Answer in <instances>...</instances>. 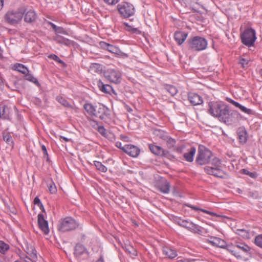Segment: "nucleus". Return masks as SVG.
<instances>
[{
  "label": "nucleus",
  "mask_w": 262,
  "mask_h": 262,
  "mask_svg": "<svg viewBox=\"0 0 262 262\" xmlns=\"http://www.w3.org/2000/svg\"><path fill=\"white\" fill-rule=\"evenodd\" d=\"M120 14L124 18H128L134 14V6L127 2H122L117 6Z\"/></svg>",
  "instance_id": "9"
},
{
  "label": "nucleus",
  "mask_w": 262,
  "mask_h": 262,
  "mask_svg": "<svg viewBox=\"0 0 262 262\" xmlns=\"http://www.w3.org/2000/svg\"><path fill=\"white\" fill-rule=\"evenodd\" d=\"M78 227V224L71 217L61 219L58 225V229L62 232L74 230Z\"/></svg>",
  "instance_id": "7"
},
{
  "label": "nucleus",
  "mask_w": 262,
  "mask_h": 262,
  "mask_svg": "<svg viewBox=\"0 0 262 262\" xmlns=\"http://www.w3.org/2000/svg\"><path fill=\"white\" fill-rule=\"evenodd\" d=\"M121 138L123 140L125 141H127V139H128V137L125 136L121 135Z\"/></svg>",
  "instance_id": "64"
},
{
  "label": "nucleus",
  "mask_w": 262,
  "mask_h": 262,
  "mask_svg": "<svg viewBox=\"0 0 262 262\" xmlns=\"http://www.w3.org/2000/svg\"><path fill=\"white\" fill-rule=\"evenodd\" d=\"M208 242L214 246L222 248H225V247L227 248L228 245H227L226 242L220 238L216 237H211L210 239H209Z\"/></svg>",
  "instance_id": "17"
},
{
  "label": "nucleus",
  "mask_w": 262,
  "mask_h": 262,
  "mask_svg": "<svg viewBox=\"0 0 262 262\" xmlns=\"http://www.w3.org/2000/svg\"><path fill=\"white\" fill-rule=\"evenodd\" d=\"M104 2L110 5H114L118 3L120 0H103Z\"/></svg>",
  "instance_id": "52"
},
{
  "label": "nucleus",
  "mask_w": 262,
  "mask_h": 262,
  "mask_svg": "<svg viewBox=\"0 0 262 262\" xmlns=\"http://www.w3.org/2000/svg\"><path fill=\"white\" fill-rule=\"evenodd\" d=\"M97 85L100 90L104 93L111 94V92L113 91L112 87L111 85L108 84H104L100 80L97 81Z\"/></svg>",
  "instance_id": "25"
},
{
  "label": "nucleus",
  "mask_w": 262,
  "mask_h": 262,
  "mask_svg": "<svg viewBox=\"0 0 262 262\" xmlns=\"http://www.w3.org/2000/svg\"><path fill=\"white\" fill-rule=\"evenodd\" d=\"M57 100L63 106L68 108H72V106L70 104L66 99L62 97H57L56 98Z\"/></svg>",
  "instance_id": "35"
},
{
  "label": "nucleus",
  "mask_w": 262,
  "mask_h": 262,
  "mask_svg": "<svg viewBox=\"0 0 262 262\" xmlns=\"http://www.w3.org/2000/svg\"><path fill=\"white\" fill-rule=\"evenodd\" d=\"M238 108H239L241 111H242L243 112L249 115L252 114L253 113L252 110L247 108L242 105H240Z\"/></svg>",
  "instance_id": "44"
},
{
  "label": "nucleus",
  "mask_w": 262,
  "mask_h": 262,
  "mask_svg": "<svg viewBox=\"0 0 262 262\" xmlns=\"http://www.w3.org/2000/svg\"><path fill=\"white\" fill-rule=\"evenodd\" d=\"M14 68L15 70L24 74V75L29 72L28 69L23 64L20 63L15 64L14 65Z\"/></svg>",
  "instance_id": "30"
},
{
  "label": "nucleus",
  "mask_w": 262,
  "mask_h": 262,
  "mask_svg": "<svg viewBox=\"0 0 262 262\" xmlns=\"http://www.w3.org/2000/svg\"><path fill=\"white\" fill-rule=\"evenodd\" d=\"M127 27V30L129 31L134 33H136L137 34H141V32L137 28H133L131 26H128L127 24H124Z\"/></svg>",
  "instance_id": "46"
},
{
  "label": "nucleus",
  "mask_w": 262,
  "mask_h": 262,
  "mask_svg": "<svg viewBox=\"0 0 262 262\" xmlns=\"http://www.w3.org/2000/svg\"><path fill=\"white\" fill-rule=\"evenodd\" d=\"M94 164L95 166L97 169L103 172H106L107 170V167L105 166L104 165H103L101 162L95 161H94Z\"/></svg>",
  "instance_id": "32"
},
{
  "label": "nucleus",
  "mask_w": 262,
  "mask_h": 262,
  "mask_svg": "<svg viewBox=\"0 0 262 262\" xmlns=\"http://www.w3.org/2000/svg\"><path fill=\"white\" fill-rule=\"evenodd\" d=\"M41 149H42V152H43V153L44 154V156L47 157V161H49V157H48V152H47V148H46V146L44 145H42L41 146Z\"/></svg>",
  "instance_id": "53"
},
{
  "label": "nucleus",
  "mask_w": 262,
  "mask_h": 262,
  "mask_svg": "<svg viewBox=\"0 0 262 262\" xmlns=\"http://www.w3.org/2000/svg\"><path fill=\"white\" fill-rule=\"evenodd\" d=\"M36 259H37V258H33V257H31L30 256L28 257V256H27V258L25 259L24 261H25V262H36Z\"/></svg>",
  "instance_id": "55"
},
{
  "label": "nucleus",
  "mask_w": 262,
  "mask_h": 262,
  "mask_svg": "<svg viewBox=\"0 0 262 262\" xmlns=\"http://www.w3.org/2000/svg\"><path fill=\"white\" fill-rule=\"evenodd\" d=\"M187 33L183 31H177L174 35V38L177 43L181 45L186 40L187 37Z\"/></svg>",
  "instance_id": "19"
},
{
  "label": "nucleus",
  "mask_w": 262,
  "mask_h": 262,
  "mask_svg": "<svg viewBox=\"0 0 262 262\" xmlns=\"http://www.w3.org/2000/svg\"><path fill=\"white\" fill-rule=\"evenodd\" d=\"M97 113L99 115V117L101 120H104L106 117H108L110 115V110L103 105L100 106Z\"/></svg>",
  "instance_id": "21"
},
{
  "label": "nucleus",
  "mask_w": 262,
  "mask_h": 262,
  "mask_svg": "<svg viewBox=\"0 0 262 262\" xmlns=\"http://www.w3.org/2000/svg\"><path fill=\"white\" fill-rule=\"evenodd\" d=\"M48 186L49 188V191L52 194H55L57 192V188L55 183L53 182L52 180L51 179L48 181Z\"/></svg>",
  "instance_id": "31"
},
{
  "label": "nucleus",
  "mask_w": 262,
  "mask_h": 262,
  "mask_svg": "<svg viewBox=\"0 0 262 262\" xmlns=\"http://www.w3.org/2000/svg\"><path fill=\"white\" fill-rule=\"evenodd\" d=\"M188 207L191 208L192 209H193V210H201V211L203 212H205V213H206L208 214H210V215H211L212 216H217L216 214L213 212H211V211H208V210H205V209H200L198 207H196L195 206H192V205H188Z\"/></svg>",
  "instance_id": "41"
},
{
  "label": "nucleus",
  "mask_w": 262,
  "mask_h": 262,
  "mask_svg": "<svg viewBox=\"0 0 262 262\" xmlns=\"http://www.w3.org/2000/svg\"><path fill=\"white\" fill-rule=\"evenodd\" d=\"M157 189L163 193H168L169 191L170 184L166 180H163L157 183Z\"/></svg>",
  "instance_id": "18"
},
{
  "label": "nucleus",
  "mask_w": 262,
  "mask_h": 262,
  "mask_svg": "<svg viewBox=\"0 0 262 262\" xmlns=\"http://www.w3.org/2000/svg\"><path fill=\"white\" fill-rule=\"evenodd\" d=\"M254 243L257 246L262 248V234L255 237Z\"/></svg>",
  "instance_id": "43"
},
{
  "label": "nucleus",
  "mask_w": 262,
  "mask_h": 262,
  "mask_svg": "<svg viewBox=\"0 0 262 262\" xmlns=\"http://www.w3.org/2000/svg\"><path fill=\"white\" fill-rule=\"evenodd\" d=\"M54 39L57 43L60 44H63L66 46H70L72 43L71 40L60 35H57L56 37H54Z\"/></svg>",
  "instance_id": "28"
},
{
  "label": "nucleus",
  "mask_w": 262,
  "mask_h": 262,
  "mask_svg": "<svg viewBox=\"0 0 262 262\" xmlns=\"http://www.w3.org/2000/svg\"><path fill=\"white\" fill-rule=\"evenodd\" d=\"M231 104H232L233 105H234L235 107H236L237 108H239V107L241 105L239 103H238L235 101H232Z\"/></svg>",
  "instance_id": "60"
},
{
  "label": "nucleus",
  "mask_w": 262,
  "mask_h": 262,
  "mask_svg": "<svg viewBox=\"0 0 262 262\" xmlns=\"http://www.w3.org/2000/svg\"><path fill=\"white\" fill-rule=\"evenodd\" d=\"M188 99L193 105H200L203 103L202 98L196 93H189L188 94Z\"/></svg>",
  "instance_id": "16"
},
{
  "label": "nucleus",
  "mask_w": 262,
  "mask_h": 262,
  "mask_svg": "<svg viewBox=\"0 0 262 262\" xmlns=\"http://www.w3.org/2000/svg\"><path fill=\"white\" fill-rule=\"evenodd\" d=\"M194 259H181V260H179L178 261H177V262H194Z\"/></svg>",
  "instance_id": "58"
},
{
  "label": "nucleus",
  "mask_w": 262,
  "mask_h": 262,
  "mask_svg": "<svg viewBox=\"0 0 262 262\" xmlns=\"http://www.w3.org/2000/svg\"><path fill=\"white\" fill-rule=\"evenodd\" d=\"M166 141L167 146L168 148H171L173 147L176 143V141L175 139H172L171 137H167L165 140Z\"/></svg>",
  "instance_id": "37"
},
{
  "label": "nucleus",
  "mask_w": 262,
  "mask_h": 262,
  "mask_svg": "<svg viewBox=\"0 0 262 262\" xmlns=\"http://www.w3.org/2000/svg\"><path fill=\"white\" fill-rule=\"evenodd\" d=\"M9 245L2 241H0V252L5 254L9 249Z\"/></svg>",
  "instance_id": "38"
},
{
  "label": "nucleus",
  "mask_w": 262,
  "mask_h": 262,
  "mask_svg": "<svg viewBox=\"0 0 262 262\" xmlns=\"http://www.w3.org/2000/svg\"><path fill=\"white\" fill-rule=\"evenodd\" d=\"M251 248L244 243L236 242L234 245H228L227 250L237 258H242V252L248 253Z\"/></svg>",
  "instance_id": "6"
},
{
  "label": "nucleus",
  "mask_w": 262,
  "mask_h": 262,
  "mask_svg": "<svg viewBox=\"0 0 262 262\" xmlns=\"http://www.w3.org/2000/svg\"><path fill=\"white\" fill-rule=\"evenodd\" d=\"M25 9V12H23V16H24V21L29 24H32L36 21L37 18V14L34 10L26 7V6H22Z\"/></svg>",
  "instance_id": "11"
},
{
  "label": "nucleus",
  "mask_w": 262,
  "mask_h": 262,
  "mask_svg": "<svg viewBox=\"0 0 262 262\" xmlns=\"http://www.w3.org/2000/svg\"><path fill=\"white\" fill-rule=\"evenodd\" d=\"M164 88L172 96H174L178 93V89L172 85L166 84L165 85Z\"/></svg>",
  "instance_id": "29"
},
{
  "label": "nucleus",
  "mask_w": 262,
  "mask_h": 262,
  "mask_svg": "<svg viewBox=\"0 0 262 262\" xmlns=\"http://www.w3.org/2000/svg\"><path fill=\"white\" fill-rule=\"evenodd\" d=\"M49 58H51L58 63L64 64V63L56 55L52 54L49 56Z\"/></svg>",
  "instance_id": "48"
},
{
  "label": "nucleus",
  "mask_w": 262,
  "mask_h": 262,
  "mask_svg": "<svg viewBox=\"0 0 262 262\" xmlns=\"http://www.w3.org/2000/svg\"><path fill=\"white\" fill-rule=\"evenodd\" d=\"M97 130L103 136L105 137L106 136V134H107L106 131V129H105V128L104 127V126H98Z\"/></svg>",
  "instance_id": "47"
},
{
  "label": "nucleus",
  "mask_w": 262,
  "mask_h": 262,
  "mask_svg": "<svg viewBox=\"0 0 262 262\" xmlns=\"http://www.w3.org/2000/svg\"><path fill=\"white\" fill-rule=\"evenodd\" d=\"M92 68H96V69H98V68L100 67V64H98V63H93L92 64Z\"/></svg>",
  "instance_id": "62"
},
{
  "label": "nucleus",
  "mask_w": 262,
  "mask_h": 262,
  "mask_svg": "<svg viewBox=\"0 0 262 262\" xmlns=\"http://www.w3.org/2000/svg\"><path fill=\"white\" fill-rule=\"evenodd\" d=\"M122 150L132 157H137L140 152V149L136 146L132 144H126L122 147Z\"/></svg>",
  "instance_id": "12"
},
{
  "label": "nucleus",
  "mask_w": 262,
  "mask_h": 262,
  "mask_svg": "<svg viewBox=\"0 0 262 262\" xmlns=\"http://www.w3.org/2000/svg\"><path fill=\"white\" fill-rule=\"evenodd\" d=\"M163 157H166L171 161H174V160L176 159L175 156L171 154L168 151L166 150H165L164 154H163Z\"/></svg>",
  "instance_id": "45"
},
{
  "label": "nucleus",
  "mask_w": 262,
  "mask_h": 262,
  "mask_svg": "<svg viewBox=\"0 0 262 262\" xmlns=\"http://www.w3.org/2000/svg\"><path fill=\"white\" fill-rule=\"evenodd\" d=\"M55 32L56 33H60L66 35L68 34L67 32L62 27H58V28Z\"/></svg>",
  "instance_id": "49"
},
{
  "label": "nucleus",
  "mask_w": 262,
  "mask_h": 262,
  "mask_svg": "<svg viewBox=\"0 0 262 262\" xmlns=\"http://www.w3.org/2000/svg\"><path fill=\"white\" fill-rule=\"evenodd\" d=\"M209 105L208 113L227 125L236 123L241 120V115L236 111H230L227 105L211 102Z\"/></svg>",
  "instance_id": "1"
},
{
  "label": "nucleus",
  "mask_w": 262,
  "mask_h": 262,
  "mask_svg": "<svg viewBox=\"0 0 262 262\" xmlns=\"http://www.w3.org/2000/svg\"><path fill=\"white\" fill-rule=\"evenodd\" d=\"M38 225L39 229L45 234L49 232L48 221L45 219L43 214L39 213L37 219Z\"/></svg>",
  "instance_id": "13"
},
{
  "label": "nucleus",
  "mask_w": 262,
  "mask_h": 262,
  "mask_svg": "<svg viewBox=\"0 0 262 262\" xmlns=\"http://www.w3.org/2000/svg\"><path fill=\"white\" fill-rule=\"evenodd\" d=\"M74 254L77 257H79L83 254L88 255L86 249L80 244H77L75 246Z\"/></svg>",
  "instance_id": "23"
},
{
  "label": "nucleus",
  "mask_w": 262,
  "mask_h": 262,
  "mask_svg": "<svg viewBox=\"0 0 262 262\" xmlns=\"http://www.w3.org/2000/svg\"><path fill=\"white\" fill-rule=\"evenodd\" d=\"M125 250L129 253L131 256H136L137 255V251L133 246H128L126 247Z\"/></svg>",
  "instance_id": "40"
},
{
  "label": "nucleus",
  "mask_w": 262,
  "mask_h": 262,
  "mask_svg": "<svg viewBox=\"0 0 262 262\" xmlns=\"http://www.w3.org/2000/svg\"><path fill=\"white\" fill-rule=\"evenodd\" d=\"M203 230H204V229L202 227L199 226L198 227V228L197 229V230L195 233H196L199 234H200V235H203Z\"/></svg>",
  "instance_id": "57"
},
{
  "label": "nucleus",
  "mask_w": 262,
  "mask_h": 262,
  "mask_svg": "<svg viewBox=\"0 0 262 262\" xmlns=\"http://www.w3.org/2000/svg\"><path fill=\"white\" fill-rule=\"evenodd\" d=\"M243 170L244 171L245 174L249 175L251 178H255L256 176V173L255 172H250L244 169Z\"/></svg>",
  "instance_id": "54"
},
{
  "label": "nucleus",
  "mask_w": 262,
  "mask_h": 262,
  "mask_svg": "<svg viewBox=\"0 0 262 262\" xmlns=\"http://www.w3.org/2000/svg\"><path fill=\"white\" fill-rule=\"evenodd\" d=\"M155 134L157 136H159L160 138L163 139V140H165L166 138L168 137L166 135L164 132L160 130H156L155 131Z\"/></svg>",
  "instance_id": "42"
},
{
  "label": "nucleus",
  "mask_w": 262,
  "mask_h": 262,
  "mask_svg": "<svg viewBox=\"0 0 262 262\" xmlns=\"http://www.w3.org/2000/svg\"><path fill=\"white\" fill-rule=\"evenodd\" d=\"M196 149L194 147H191L188 149V151L184 154V158L185 160L191 162L193 160V157L195 154Z\"/></svg>",
  "instance_id": "26"
},
{
  "label": "nucleus",
  "mask_w": 262,
  "mask_h": 262,
  "mask_svg": "<svg viewBox=\"0 0 262 262\" xmlns=\"http://www.w3.org/2000/svg\"><path fill=\"white\" fill-rule=\"evenodd\" d=\"M189 226H190V228L189 229V230H190L194 233L196 232L197 229L199 227V226L195 225V224H193V223L191 224H189Z\"/></svg>",
  "instance_id": "51"
},
{
  "label": "nucleus",
  "mask_w": 262,
  "mask_h": 262,
  "mask_svg": "<svg viewBox=\"0 0 262 262\" xmlns=\"http://www.w3.org/2000/svg\"><path fill=\"white\" fill-rule=\"evenodd\" d=\"M33 202L34 204L38 205V206H39L42 204L40 199L38 197L35 198Z\"/></svg>",
  "instance_id": "56"
},
{
  "label": "nucleus",
  "mask_w": 262,
  "mask_h": 262,
  "mask_svg": "<svg viewBox=\"0 0 262 262\" xmlns=\"http://www.w3.org/2000/svg\"><path fill=\"white\" fill-rule=\"evenodd\" d=\"M20 258L21 259L25 260V259L27 258V255H26L24 254H22L20 255Z\"/></svg>",
  "instance_id": "63"
},
{
  "label": "nucleus",
  "mask_w": 262,
  "mask_h": 262,
  "mask_svg": "<svg viewBox=\"0 0 262 262\" xmlns=\"http://www.w3.org/2000/svg\"><path fill=\"white\" fill-rule=\"evenodd\" d=\"M210 165L211 166H207L204 167V171L206 173L217 178H224L226 173L222 169V163L221 160L215 157L211 160Z\"/></svg>",
  "instance_id": "2"
},
{
  "label": "nucleus",
  "mask_w": 262,
  "mask_h": 262,
  "mask_svg": "<svg viewBox=\"0 0 262 262\" xmlns=\"http://www.w3.org/2000/svg\"><path fill=\"white\" fill-rule=\"evenodd\" d=\"M49 24L50 25V26H51L52 29L55 31L57 29V28H58V27L56 25H55L54 24H53L51 22H49Z\"/></svg>",
  "instance_id": "59"
},
{
  "label": "nucleus",
  "mask_w": 262,
  "mask_h": 262,
  "mask_svg": "<svg viewBox=\"0 0 262 262\" xmlns=\"http://www.w3.org/2000/svg\"><path fill=\"white\" fill-rule=\"evenodd\" d=\"M26 251L30 257L33 258H37L36 251L33 247L31 246L30 248L29 247H26Z\"/></svg>",
  "instance_id": "33"
},
{
  "label": "nucleus",
  "mask_w": 262,
  "mask_h": 262,
  "mask_svg": "<svg viewBox=\"0 0 262 262\" xmlns=\"http://www.w3.org/2000/svg\"><path fill=\"white\" fill-rule=\"evenodd\" d=\"M189 49L193 51H201L206 49L207 41L206 39L200 36H194L187 40Z\"/></svg>",
  "instance_id": "3"
},
{
  "label": "nucleus",
  "mask_w": 262,
  "mask_h": 262,
  "mask_svg": "<svg viewBox=\"0 0 262 262\" xmlns=\"http://www.w3.org/2000/svg\"><path fill=\"white\" fill-rule=\"evenodd\" d=\"M24 11L25 9L20 7L16 11H8L5 15V19L9 24L15 25L21 20Z\"/></svg>",
  "instance_id": "5"
},
{
  "label": "nucleus",
  "mask_w": 262,
  "mask_h": 262,
  "mask_svg": "<svg viewBox=\"0 0 262 262\" xmlns=\"http://www.w3.org/2000/svg\"><path fill=\"white\" fill-rule=\"evenodd\" d=\"M163 253L169 258H173L177 256V252L176 250L169 247H164L163 249Z\"/></svg>",
  "instance_id": "27"
},
{
  "label": "nucleus",
  "mask_w": 262,
  "mask_h": 262,
  "mask_svg": "<svg viewBox=\"0 0 262 262\" xmlns=\"http://www.w3.org/2000/svg\"><path fill=\"white\" fill-rule=\"evenodd\" d=\"M212 156V152L203 145H200L195 162L200 165L208 164Z\"/></svg>",
  "instance_id": "4"
},
{
  "label": "nucleus",
  "mask_w": 262,
  "mask_h": 262,
  "mask_svg": "<svg viewBox=\"0 0 262 262\" xmlns=\"http://www.w3.org/2000/svg\"><path fill=\"white\" fill-rule=\"evenodd\" d=\"M178 223L180 226L184 227L189 230V229L190 228L189 224H191L192 223L189 222L187 220H179V221L178 222Z\"/></svg>",
  "instance_id": "39"
},
{
  "label": "nucleus",
  "mask_w": 262,
  "mask_h": 262,
  "mask_svg": "<svg viewBox=\"0 0 262 262\" xmlns=\"http://www.w3.org/2000/svg\"><path fill=\"white\" fill-rule=\"evenodd\" d=\"M25 79L30 81L35 84H36L37 85H39V82L37 79L33 76L31 74H29L28 73H27L26 74H25Z\"/></svg>",
  "instance_id": "36"
},
{
  "label": "nucleus",
  "mask_w": 262,
  "mask_h": 262,
  "mask_svg": "<svg viewBox=\"0 0 262 262\" xmlns=\"http://www.w3.org/2000/svg\"><path fill=\"white\" fill-rule=\"evenodd\" d=\"M116 146L122 150L123 149L122 147H123V146H122V144L120 142H116Z\"/></svg>",
  "instance_id": "61"
},
{
  "label": "nucleus",
  "mask_w": 262,
  "mask_h": 262,
  "mask_svg": "<svg viewBox=\"0 0 262 262\" xmlns=\"http://www.w3.org/2000/svg\"><path fill=\"white\" fill-rule=\"evenodd\" d=\"M99 45L102 49L106 50L112 53L117 55H120L121 54V50L118 47L107 43L106 42L100 41Z\"/></svg>",
  "instance_id": "14"
},
{
  "label": "nucleus",
  "mask_w": 262,
  "mask_h": 262,
  "mask_svg": "<svg viewBox=\"0 0 262 262\" xmlns=\"http://www.w3.org/2000/svg\"><path fill=\"white\" fill-rule=\"evenodd\" d=\"M83 108L87 113L91 117H96V110L95 106L91 103H85L83 105Z\"/></svg>",
  "instance_id": "24"
},
{
  "label": "nucleus",
  "mask_w": 262,
  "mask_h": 262,
  "mask_svg": "<svg viewBox=\"0 0 262 262\" xmlns=\"http://www.w3.org/2000/svg\"><path fill=\"white\" fill-rule=\"evenodd\" d=\"M149 148L152 153L161 157H163L165 150L161 146L152 144L149 145Z\"/></svg>",
  "instance_id": "20"
},
{
  "label": "nucleus",
  "mask_w": 262,
  "mask_h": 262,
  "mask_svg": "<svg viewBox=\"0 0 262 262\" xmlns=\"http://www.w3.org/2000/svg\"><path fill=\"white\" fill-rule=\"evenodd\" d=\"M104 75L107 80L116 84L121 81V74L117 70L108 69L104 72Z\"/></svg>",
  "instance_id": "10"
},
{
  "label": "nucleus",
  "mask_w": 262,
  "mask_h": 262,
  "mask_svg": "<svg viewBox=\"0 0 262 262\" xmlns=\"http://www.w3.org/2000/svg\"><path fill=\"white\" fill-rule=\"evenodd\" d=\"M242 42L248 47L253 46L256 39V33L252 28L246 29L241 35Z\"/></svg>",
  "instance_id": "8"
},
{
  "label": "nucleus",
  "mask_w": 262,
  "mask_h": 262,
  "mask_svg": "<svg viewBox=\"0 0 262 262\" xmlns=\"http://www.w3.org/2000/svg\"><path fill=\"white\" fill-rule=\"evenodd\" d=\"M10 109L7 105L0 106V118L3 119H9Z\"/></svg>",
  "instance_id": "22"
},
{
  "label": "nucleus",
  "mask_w": 262,
  "mask_h": 262,
  "mask_svg": "<svg viewBox=\"0 0 262 262\" xmlns=\"http://www.w3.org/2000/svg\"><path fill=\"white\" fill-rule=\"evenodd\" d=\"M239 142L242 144H245L247 141L248 135L245 128L241 126L236 131Z\"/></svg>",
  "instance_id": "15"
},
{
  "label": "nucleus",
  "mask_w": 262,
  "mask_h": 262,
  "mask_svg": "<svg viewBox=\"0 0 262 262\" xmlns=\"http://www.w3.org/2000/svg\"><path fill=\"white\" fill-rule=\"evenodd\" d=\"M239 63L243 68H245L248 67V61L245 58H242L239 60Z\"/></svg>",
  "instance_id": "50"
},
{
  "label": "nucleus",
  "mask_w": 262,
  "mask_h": 262,
  "mask_svg": "<svg viewBox=\"0 0 262 262\" xmlns=\"http://www.w3.org/2000/svg\"><path fill=\"white\" fill-rule=\"evenodd\" d=\"M3 139L8 145L12 146H13V142L12 138L9 133H4Z\"/></svg>",
  "instance_id": "34"
}]
</instances>
